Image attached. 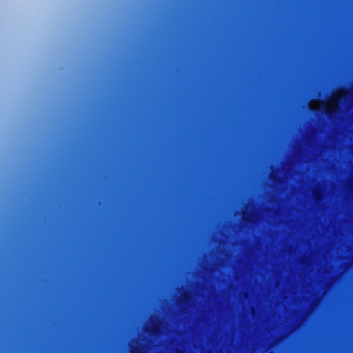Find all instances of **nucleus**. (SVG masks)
Here are the masks:
<instances>
[{"mask_svg": "<svg viewBox=\"0 0 353 353\" xmlns=\"http://www.w3.org/2000/svg\"><path fill=\"white\" fill-rule=\"evenodd\" d=\"M326 113H327V114L331 115V114H334V111H330V110H326Z\"/></svg>", "mask_w": 353, "mask_h": 353, "instance_id": "obj_1", "label": "nucleus"}, {"mask_svg": "<svg viewBox=\"0 0 353 353\" xmlns=\"http://www.w3.org/2000/svg\"><path fill=\"white\" fill-rule=\"evenodd\" d=\"M188 297H189V296H188V294H183V299H188Z\"/></svg>", "mask_w": 353, "mask_h": 353, "instance_id": "obj_2", "label": "nucleus"}, {"mask_svg": "<svg viewBox=\"0 0 353 353\" xmlns=\"http://www.w3.org/2000/svg\"><path fill=\"white\" fill-rule=\"evenodd\" d=\"M337 97H339V98H342L343 97V96L340 95V94H338Z\"/></svg>", "mask_w": 353, "mask_h": 353, "instance_id": "obj_3", "label": "nucleus"}]
</instances>
